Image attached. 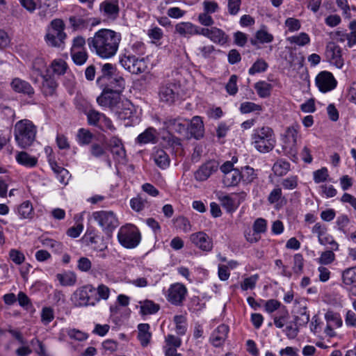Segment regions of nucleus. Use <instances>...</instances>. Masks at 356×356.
Here are the masks:
<instances>
[{
    "label": "nucleus",
    "mask_w": 356,
    "mask_h": 356,
    "mask_svg": "<svg viewBox=\"0 0 356 356\" xmlns=\"http://www.w3.org/2000/svg\"><path fill=\"white\" fill-rule=\"evenodd\" d=\"M121 34L111 29H101L93 37L88 39V45L91 51L102 58L108 59L114 56L121 41Z\"/></svg>",
    "instance_id": "obj_1"
},
{
    "label": "nucleus",
    "mask_w": 356,
    "mask_h": 356,
    "mask_svg": "<svg viewBox=\"0 0 356 356\" xmlns=\"http://www.w3.org/2000/svg\"><path fill=\"white\" fill-rule=\"evenodd\" d=\"M36 134L37 127L29 120H21L14 126L15 140L22 149H26L33 145L35 140Z\"/></svg>",
    "instance_id": "obj_2"
},
{
    "label": "nucleus",
    "mask_w": 356,
    "mask_h": 356,
    "mask_svg": "<svg viewBox=\"0 0 356 356\" xmlns=\"http://www.w3.org/2000/svg\"><path fill=\"white\" fill-rule=\"evenodd\" d=\"M251 143L261 153L270 152L276 144L274 131L267 126L254 129L251 135Z\"/></svg>",
    "instance_id": "obj_3"
},
{
    "label": "nucleus",
    "mask_w": 356,
    "mask_h": 356,
    "mask_svg": "<svg viewBox=\"0 0 356 356\" xmlns=\"http://www.w3.org/2000/svg\"><path fill=\"white\" fill-rule=\"evenodd\" d=\"M300 129V126L297 122L293 123L286 128L282 138V149L284 153L294 162L298 159L297 139Z\"/></svg>",
    "instance_id": "obj_4"
},
{
    "label": "nucleus",
    "mask_w": 356,
    "mask_h": 356,
    "mask_svg": "<svg viewBox=\"0 0 356 356\" xmlns=\"http://www.w3.org/2000/svg\"><path fill=\"white\" fill-rule=\"evenodd\" d=\"M118 238L123 247L131 249L138 245L141 240V235L136 226L127 224L120 227Z\"/></svg>",
    "instance_id": "obj_5"
},
{
    "label": "nucleus",
    "mask_w": 356,
    "mask_h": 356,
    "mask_svg": "<svg viewBox=\"0 0 356 356\" xmlns=\"http://www.w3.org/2000/svg\"><path fill=\"white\" fill-rule=\"evenodd\" d=\"M64 28L65 25L63 20L55 19L51 21L44 38L49 46L60 47L63 45L66 38Z\"/></svg>",
    "instance_id": "obj_6"
},
{
    "label": "nucleus",
    "mask_w": 356,
    "mask_h": 356,
    "mask_svg": "<svg viewBox=\"0 0 356 356\" xmlns=\"http://www.w3.org/2000/svg\"><path fill=\"white\" fill-rule=\"evenodd\" d=\"M95 296V288L88 284L76 289L72 299L76 307L95 306L97 300Z\"/></svg>",
    "instance_id": "obj_7"
},
{
    "label": "nucleus",
    "mask_w": 356,
    "mask_h": 356,
    "mask_svg": "<svg viewBox=\"0 0 356 356\" xmlns=\"http://www.w3.org/2000/svg\"><path fill=\"white\" fill-rule=\"evenodd\" d=\"M92 217L107 233H111L120 224L116 215L111 211H95Z\"/></svg>",
    "instance_id": "obj_8"
},
{
    "label": "nucleus",
    "mask_w": 356,
    "mask_h": 356,
    "mask_svg": "<svg viewBox=\"0 0 356 356\" xmlns=\"http://www.w3.org/2000/svg\"><path fill=\"white\" fill-rule=\"evenodd\" d=\"M120 92L113 91V89H104L100 96L97 99V102L101 106L108 107L113 111L123 106V102L121 101Z\"/></svg>",
    "instance_id": "obj_9"
},
{
    "label": "nucleus",
    "mask_w": 356,
    "mask_h": 356,
    "mask_svg": "<svg viewBox=\"0 0 356 356\" xmlns=\"http://www.w3.org/2000/svg\"><path fill=\"white\" fill-rule=\"evenodd\" d=\"M187 293L188 290L184 284L181 283H175L171 284L168 289L166 298L172 305L181 306L183 305V302L186 299Z\"/></svg>",
    "instance_id": "obj_10"
},
{
    "label": "nucleus",
    "mask_w": 356,
    "mask_h": 356,
    "mask_svg": "<svg viewBox=\"0 0 356 356\" xmlns=\"http://www.w3.org/2000/svg\"><path fill=\"white\" fill-rule=\"evenodd\" d=\"M327 60L338 69H341L344 65L341 48L333 42L327 44L325 52Z\"/></svg>",
    "instance_id": "obj_11"
},
{
    "label": "nucleus",
    "mask_w": 356,
    "mask_h": 356,
    "mask_svg": "<svg viewBox=\"0 0 356 356\" xmlns=\"http://www.w3.org/2000/svg\"><path fill=\"white\" fill-rule=\"evenodd\" d=\"M316 86L321 92H327L334 90L337 81L333 74L328 71H322L315 79Z\"/></svg>",
    "instance_id": "obj_12"
},
{
    "label": "nucleus",
    "mask_w": 356,
    "mask_h": 356,
    "mask_svg": "<svg viewBox=\"0 0 356 356\" xmlns=\"http://www.w3.org/2000/svg\"><path fill=\"white\" fill-rule=\"evenodd\" d=\"M163 125L170 132H176L183 136L188 134V123L180 117H168L163 121Z\"/></svg>",
    "instance_id": "obj_13"
},
{
    "label": "nucleus",
    "mask_w": 356,
    "mask_h": 356,
    "mask_svg": "<svg viewBox=\"0 0 356 356\" xmlns=\"http://www.w3.org/2000/svg\"><path fill=\"white\" fill-rule=\"evenodd\" d=\"M100 11L107 19L115 20L119 16L120 8L118 0H105L101 3Z\"/></svg>",
    "instance_id": "obj_14"
},
{
    "label": "nucleus",
    "mask_w": 356,
    "mask_h": 356,
    "mask_svg": "<svg viewBox=\"0 0 356 356\" xmlns=\"http://www.w3.org/2000/svg\"><path fill=\"white\" fill-rule=\"evenodd\" d=\"M178 87L175 83H168L162 86L159 90V97L162 102L172 104L178 96Z\"/></svg>",
    "instance_id": "obj_15"
},
{
    "label": "nucleus",
    "mask_w": 356,
    "mask_h": 356,
    "mask_svg": "<svg viewBox=\"0 0 356 356\" xmlns=\"http://www.w3.org/2000/svg\"><path fill=\"white\" fill-rule=\"evenodd\" d=\"M190 239L195 246L204 251H210L212 249L211 239L207 234L202 232L191 234Z\"/></svg>",
    "instance_id": "obj_16"
},
{
    "label": "nucleus",
    "mask_w": 356,
    "mask_h": 356,
    "mask_svg": "<svg viewBox=\"0 0 356 356\" xmlns=\"http://www.w3.org/2000/svg\"><path fill=\"white\" fill-rule=\"evenodd\" d=\"M217 170L218 163L214 161H210L199 168L195 173V177L197 181H205Z\"/></svg>",
    "instance_id": "obj_17"
},
{
    "label": "nucleus",
    "mask_w": 356,
    "mask_h": 356,
    "mask_svg": "<svg viewBox=\"0 0 356 356\" xmlns=\"http://www.w3.org/2000/svg\"><path fill=\"white\" fill-rule=\"evenodd\" d=\"M69 22L74 30H83L87 29L90 25L95 26L98 22H95V19L90 18L87 16H71Z\"/></svg>",
    "instance_id": "obj_18"
},
{
    "label": "nucleus",
    "mask_w": 356,
    "mask_h": 356,
    "mask_svg": "<svg viewBox=\"0 0 356 356\" xmlns=\"http://www.w3.org/2000/svg\"><path fill=\"white\" fill-rule=\"evenodd\" d=\"M229 327L225 324L220 325L212 333L210 338L211 343L219 347L222 346L227 339Z\"/></svg>",
    "instance_id": "obj_19"
},
{
    "label": "nucleus",
    "mask_w": 356,
    "mask_h": 356,
    "mask_svg": "<svg viewBox=\"0 0 356 356\" xmlns=\"http://www.w3.org/2000/svg\"><path fill=\"white\" fill-rule=\"evenodd\" d=\"M12 89L16 92L24 93L29 96L34 94V90L29 83L19 78H15L10 83Z\"/></svg>",
    "instance_id": "obj_20"
},
{
    "label": "nucleus",
    "mask_w": 356,
    "mask_h": 356,
    "mask_svg": "<svg viewBox=\"0 0 356 356\" xmlns=\"http://www.w3.org/2000/svg\"><path fill=\"white\" fill-rule=\"evenodd\" d=\"M191 136L195 139H200L203 137L204 129L202 118L199 116H195L192 118L188 127Z\"/></svg>",
    "instance_id": "obj_21"
},
{
    "label": "nucleus",
    "mask_w": 356,
    "mask_h": 356,
    "mask_svg": "<svg viewBox=\"0 0 356 356\" xmlns=\"http://www.w3.org/2000/svg\"><path fill=\"white\" fill-rule=\"evenodd\" d=\"M175 32L183 37H189L197 33L196 26L188 22L178 23L175 26Z\"/></svg>",
    "instance_id": "obj_22"
},
{
    "label": "nucleus",
    "mask_w": 356,
    "mask_h": 356,
    "mask_svg": "<svg viewBox=\"0 0 356 356\" xmlns=\"http://www.w3.org/2000/svg\"><path fill=\"white\" fill-rule=\"evenodd\" d=\"M56 279L63 286H72L76 284L77 278L73 271L67 270L56 275Z\"/></svg>",
    "instance_id": "obj_23"
},
{
    "label": "nucleus",
    "mask_w": 356,
    "mask_h": 356,
    "mask_svg": "<svg viewBox=\"0 0 356 356\" xmlns=\"http://www.w3.org/2000/svg\"><path fill=\"white\" fill-rule=\"evenodd\" d=\"M241 181V175L240 170L236 168L234 170L230 171L226 175H223L222 183L226 187L236 186Z\"/></svg>",
    "instance_id": "obj_24"
},
{
    "label": "nucleus",
    "mask_w": 356,
    "mask_h": 356,
    "mask_svg": "<svg viewBox=\"0 0 356 356\" xmlns=\"http://www.w3.org/2000/svg\"><path fill=\"white\" fill-rule=\"evenodd\" d=\"M153 159L156 165L162 169L168 168L170 165V158L162 149H158L154 151Z\"/></svg>",
    "instance_id": "obj_25"
},
{
    "label": "nucleus",
    "mask_w": 356,
    "mask_h": 356,
    "mask_svg": "<svg viewBox=\"0 0 356 356\" xmlns=\"http://www.w3.org/2000/svg\"><path fill=\"white\" fill-rule=\"evenodd\" d=\"M15 159L18 163L29 168L35 166L38 161L35 157L30 156L26 152H17Z\"/></svg>",
    "instance_id": "obj_26"
},
{
    "label": "nucleus",
    "mask_w": 356,
    "mask_h": 356,
    "mask_svg": "<svg viewBox=\"0 0 356 356\" xmlns=\"http://www.w3.org/2000/svg\"><path fill=\"white\" fill-rule=\"evenodd\" d=\"M149 325L147 323H140L138 326V339L143 346H146L149 342L151 333L149 332Z\"/></svg>",
    "instance_id": "obj_27"
},
{
    "label": "nucleus",
    "mask_w": 356,
    "mask_h": 356,
    "mask_svg": "<svg viewBox=\"0 0 356 356\" xmlns=\"http://www.w3.org/2000/svg\"><path fill=\"white\" fill-rule=\"evenodd\" d=\"M140 313L143 315L154 314L160 309V305L152 300H146L143 302H140Z\"/></svg>",
    "instance_id": "obj_28"
},
{
    "label": "nucleus",
    "mask_w": 356,
    "mask_h": 356,
    "mask_svg": "<svg viewBox=\"0 0 356 356\" xmlns=\"http://www.w3.org/2000/svg\"><path fill=\"white\" fill-rule=\"evenodd\" d=\"M94 135L90 130L81 128L78 130L76 134V140L78 143L81 145H88L92 143Z\"/></svg>",
    "instance_id": "obj_29"
},
{
    "label": "nucleus",
    "mask_w": 356,
    "mask_h": 356,
    "mask_svg": "<svg viewBox=\"0 0 356 356\" xmlns=\"http://www.w3.org/2000/svg\"><path fill=\"white\" fill-rule=\"evenodd\" d=\"M43 81L42 89L46 95H51L57 88V83L54 78L47 76H42Z\"/></svg>",
    "instance_id": "obj_30"
},
{
    "label": "nucleus",
    "mask_w": 356,
    "mask_h": 356,
    "mask_svg": "<svg viewBox=\"0 0 356 356\" xmlns=\"http://www.w3.org/2000/svg\"><path fill=\"white\" fill-rule=\"evenodd\" d=\"M39 241L43 246L51 248L52 250L56 253H61L63 250V244L54 239L42 236L39 238Z\"/></svg>",
    "instance_id": "obj_31"
},
{
    "label": "nucleus",
    "mask_w": 356,
    "mask_h": 356,
    "mask_svg": "<svg viewBox=\"0 0 356 356\" xmlns=\"http://www.w3.org/2000/svg\"><path fill=\"white\" fill-rule=\"evenodd\" d=\"M136 142L139 144H147L156 142L155 129L148 128L144 132L140 134L136 138Z\"/></svg>",
    "instance_id": "obj_32"
},
{
    "label": "nucleus",
    "mask_w": 356,
    "mask_h": 356,
    "mask_svg": "<svg viewBox=\"0 0 356 356\" xmlns=\"http://www.w3.org/2000/svg\"><path fill=\"white\" fill-rule=\"evenodd\" d=\"M289 170L290 163L283 159L277 161L273 166V170L275 174L280 177L285 175L289 171Z\"/></svg>",
    "instance_id": "obj_33"
},
{
    "label": "nucleus",
    "mask_w": 356,
    "mask_h": 356,
    "mask_svg": "<svg viewBox=\"0 0 356 356\" xmlns=\"http://www.w3.org/2000/svg\"><path fill=\"white\" fill-rule=\"evenodd\" d=\"M325 318L329 327H339L342 325V320L338 313L333 311H327L325 314Z\"/></svg>",
    "instance_id": "obj_34"
},
{
    "label": "nucleus",
    "mask_w": 356,
    "mask_h": 356,
    "mask_svg": "<svg viewBox=\"0 0 356 356\" xmlns=\"http://www.w3.org/2000/svg\"><path fill=\"white\" fill-rule=\"evenodd\" d=\"M290 44H296L298 46H305L310 42V38L306 33L302 32L298 35L288 37L286 38Z\"/></svg>",
    "instance_id": "obj_35"
},
{
    "label": "nucleus",
    "mask_w": 356,
    "mask_h": 356,
    "mask_svg": "<svg viewBox=\"0 0 356 356\" xmlns=\"http://www.w3.org/2000/svg\"><path fill=\"white\" fill-rule=\"evenodd\" d=\"M254 88L260 97L266 98L270 96L272 86L266 81H259L254 84Z\"/></svg>",
    "instance_id": "obj_36"
},
{
    "label": "nucleus",
    "mask_w": 356,
    "mask_h": 356,
    "mask_svg": "<svg viewBox=\"0 0 356 356\" xmlns=\"http://www.w3.org/2000/svg\"><path fill=\"white\" fill-rule=\"evenodd\" d=\"M115 72V67L111 63H106L102 67V75L97 78V82L112 79Z\"/></svg>",
    "instance_id": "obj_37"
},
{
    "label": "nucleus",
    "mask_w": 356,
    "mask_h": 356,
    "mask_svg": "<svg viewBox=\"0 0 356 356\" xmlns=\"http://www.w3.org/2000/svg\"><path fill=\"white\" fill-rule=\"evenodd\" d=\"M240 174L241 175V181L245 184L252 182L257 177L254 170L248 165L242 168Z\"/></svg>",
    "instance_id": "obj_38"
},
{
    "label": "nucleus",
    "mask_w": 356,
    "mask_h": 356,
    "mask_svg": "<svg viewBox=\"0 0 356 356\" xmlns=\"http://www.w3.org/2000/svg\"><path fill=\"white\" fill-rule=\"evenodd\" d=\"M132 104L126 101L123 102V106L116 110L115 112L120 119H128L131 117L133 113Z\"/></svg>",
    "instance_id": "obj_39"
},
{
    "label": "nucleus",
    "mask_w": 356,
    "mask_h": 356,
    "mask_svg": "<svg viewBox=\"0 0 356 356\" xmlns=\"http://www.w3.org/2000/svg\"><path fill=\"white\" fill-rule=\"evenodd\" d=\"M108 82L109 83L106 89H113V91L121 92L124 87V79L121 76H113Z\"/></svg>",
    "instance_id": "obj_40"
},
{
    "label": "nucleus",
    "mask_w": 356,
    "mask_h": 356,
    "mask_svg": "<svg viewBox=\"0 0 356 356\" xmlns=\"http://www.w3.org/2000/svg\"><path fill=\"white\" fill-rule=\"evenodd\" d=\"M209 39L218 43H225L227 40L225 32L216 27L210 29Z\"/></svg>",
    "instance_id": "obj_41"
},
{
    "label": "nucleus",
    "mask_w": 356,
    "mask_h": 356,
    "mask_svg": "<svg viewBox=\"0 0 356 356\" xmlns=\"http://www.w3.org/2000/svg\"><path fill=\"white\" fill-rule=\"evenodd\" d=\"M173 321L176 325L177 333L179 335L185 334L187 330L186 317L183 315H176Z\"/></svg>",
    "instance_id": "obj_42"
},
{
    "label": "nucleus",
    "mask_w": 356,
    "mask_h": 356,
    "mask_svg": "<svg viewBox=\"0 0 356 356\" xmlns=\"http://www.w3.org/2000/svg\"><path fill=\"white\" fill-rule=\"evenodd\" d=\"M343 282L346 285H350L356 282V266L346 269L342 273Z\"/></svg>",
    "instance_id": "obj_43"
},
{
    "label": "nucleus",
    "mask_w": 356,
    "mask_h": 356,
    "mask_svg": "<svg viewBox=\"0 0 356 356\" xmlns=\"http://www.w3.org/2000/svg\"><path fill=\"white\" fill-rule=\"evenodd\" d=\"M17 211L22 218H31L33 214L32 204L29 201H25L19 206Z\"/></svg>",
    "instance_id": "obj_44"
},
{
    "label": "nucleus",
    "mask_w": 356,
    "mask_h": 356,
    "mask_svg": "<svg viewBox=\"0 0 356 356\" xmlns=\"http://www.w3.org/2000/svg\"><path fill=\"white\" fill-rule=\"evenodd\" d=\"M86 115L88 124L97 127L104 115L94 109H90L87 112Z\"/></svg>",
    "instance_id": "obj_45"
},
{
    "label": "nucleus",
    "mask_w": 356,
    "mask_h": 356,
    "mask_svg": "<svg viewBox=\"0 0 356 356\" xmlns=\"http://www.w3.org/2000/svg\"><path fill=\"white\" fill-rule=\"evenodd\" d=\"M90 242L94 245V250L104 252L107 248V243L104 238L99 235H94L90 237Z\"/></svg>",
    "instance_id": "obj_46"
},
{
    "label": "nucleus",
    "mask_w": 356,
    "mask_h": 356,
    "mask_svg": "<svg viewBox=\"0 0 356 356\" xmlns=\"http://www.w3.org/2000/svg\"><path fill=\"white\" fill-rule=\"evenodd\" d=\"M51 67L55 74L62 75L65 73L67 65L66 62L62 59H55L52 61Z\"/></svg>",
    "instance_id": "obj_47"
},
{
    "label": "nucleus",
    "mask_w": 356,
    "mask_h": 356,
    "mask_svg": "<svg viewBox=\"0 0 356 356\" xmlns=\"http://www.w3.org/2000/svg\"><path fill=\"white\" fill-rule=\"evenodd\" d=\"M268 67V63L263 59H258L252 66L249 69L248 73L254 75L257 73L265 72Z\"/></svg>",
    "instance_id": "obj_48"
},
{
    "label": "nucleus",
    "mask_w": 356,
    "mask_h": 356,
    "mask_svg": "<svg viewBox=\"0 0 356 356\" xmlns=\"http://www.w3.org/2000/svg\"><path fill=\"white\" fill-rule=\"evenodd\" d=\"M147 68L146 61L143 58H138L136 57L134 64L131 67L130 72L133 74H139L146 71Z\"/></svg>",
    "instance_id": "obj_49"
},
{
    "label": "nucleus",
    "mask_w": 356,
    "mask_h": 356,
    "mask_svg": "<svg viewBox=\"0 0 356 356\" xmlns=\"http://www.w3.org/2000/svg\"><path fill=\"white\" fill-rule=\"evenodd\" d=\"M70 54L74 63L76 65H83L88 59V54L86 50L70 51Z\"/></svg>",
    "instance_id": "obj_50"
},
{
    "label": "nucleus",
    "mask_w": 356,
    "mask_h": 356,
    "mask_svg": "<svg viewBox=\"0 0 356 356\" xmlns=\"http://www.w3.org/2000/svg\"><path fill=\"white\" fill-rule=\"evenodd\" d=\"M147 204V200L143 198L140 195L132 198L130 201L131 209L137 212L142 211Z\"/></svg>",
    "instance_id": "obj_51"
},
{
    "label": "nucleus",
    "mask_w": 356,
    "mask_h": 356,
    "mask_svg": "<svg viewBox=\"0 0 356 356\" xmlns=\"http://www.w3.org/2000/svg\"><path fill=\"white\" fill-rule=\"evenodd\" d=\"M110 296L109 288L102 284H99L97 289H95V298L97 299V303L101 300H107Z\"/></svg>",
    "instance_id": "obj_52"
},
{
    "label": "nucleus",
    "mask_w": 356,
    "mask_h": 356,
    "mask_svg": "<svg viewBox=\"0 0 356 356\" xmlns=\"http://www.w3.org/2000/svg\"><path fill=\"white\" fill-rule=\"evenodd\" d=\"M90 153L95 158H101L106 156V150L105 147L98 143H92L90 147Z\"/></svg>",
    "instance_id": "obj_53"
},
{
    "label": "nucleus",
    "mask_w": 356,
    "mask_h": 356,
    "mask_svg": "<svg viewBox=\"0 0 356 356\" xmlns=\"http://www.w3.org/2000/svg\"><path fill=\"white\" fill-rule=\"evenodd\" d=\"M202 7L204 12L211 15L218 12L220 9L218 3L213 0H204L202 2Z\"/></svg>",
    "instance_id": "obj_54"
},
{
    "label": "nucleus",
    "mask_w": 356,
    "mask_h": 356,
    "mask_svg": "<svg viewBox=\"0 0 356 356\" xmlns=\"http://www.w3.org/2000/svg\"><path fill=\"white\" fill-rule=\"evenodd\" d=\"M282 186L286 190H293L297 188L298 185V178L297 176H290L283 179L281 182Z\"/></svg>",
    "instance_id": "obj_55"
},
{
    "label": "nucleus",
    "mask_w": 356,
    "mask_h": 356,
    "mask_svg": "<svg viewBox=\"0 0 356 356\" xmlns=\"http://www.w3.org/2000/svg\"><path fill=\"white\" fill-rule=\"evenodd\" d=\"M176 227L186 233L191 231V225L189 220L183 216H179L175 220Z\"/></svg>",
    "instance_id": "obj_56"
},
{
    "label": "nucleus",
    "mask_w": 356,
    "mask_h": 356,
    "mask_svg": "<svg viewBox=\"0 0 356 356\" xmlns=\"http://www.w3.org/2000/svg\"><path fill=\"white\" fill-rule=\"evenodd\" d=\"M328 176V171L326 168H322L313 172L314 181L316 184L325 181Z\"/></svg>",
    "instance_id": "obj_57"
},
{
    "label": "nucleus",
    "mask_w": 356,
    "mask_h": 356,
    "mask_svg": "<svg viewBox=\"0 0 356 356\" xmlns=\"http://www.w3.org/2000/svg\"><path fill=\"white\" fill-rule=\"evenodd\" d=\"M304 259L301 254H296L293 257V270L296 274H300L303 270Z\"/></svg>",
    "instance_id": "obj_58"
},
{
    "label": "nucleus",
    "mask_w": 356,
    "mask_h": 356,
    "mask_svg": "<svg viewBox=\"0 0 356 356\" xmlns=\"http://www.w3.org/2000/svg\"><path fill=\"white\" fill-rule=\"evenodd\" d=\"M261 106L256 104L253 102H243L240 106V111L242 113H249L253 111H261Z\"/></svg>",
    "instance_id": "obj_59"
},
{
    "label": "nucleus",
    "mask_w": 356,
    "mask_h": 356,
    "mask_svg": "<svg viewBox=\"0 0 356 356\" xmlns=\"http://www.w3.org/2000/svg\"><path fill=\"white\" fill-rule=\"evenodd\" d=\"M9 257L17 265L22 264L25 260L24 254L16 249H11L10 250Z\"/></svg>",
    "instance_id": "obj_60"
},
{
    "label": "nucleus",
    "mask_w": 356,
    "mask_h": 356,
    "mask_svg": "<svg viewBox=\"0 0 356 356\" xmlns=\"http://www.w3.org/2000/svg\"><path fill=\"white\" fill-rule=\"evenodd\" d=\"M284 24L289 32L298 31L301 28L300 20L293 17L287 18Z\"/></svg>",
    "instance_id": "obj_61"
},
{
    "label": "nucleus",
    "mask_w": 356,
    "mask_h": 356,
    "mask_svg": "<svg viewBox=\"0 0 356 356\" xmlns=\"http://www.w3.org/2000/svg\"><path fill=\"white\" fill-rule=\"evenodd\" d=\"M222 206L227 211H232L235 209L234 201L229 195H220L218 197Z\"/></svg>",
    "instance_id": "obj_62"
},
{
    "label": "nucleus",
    "mask_w": 356,
    "mask_h": 356,
    "mask_svg": "<svg viewBox=\"0 0 356 356\" xmlns=\"http://www.w3.org/2000/svg\"><path fill=\"white\" fill-rule=\"evenodd\" d=\"M136 56L134 55H124L120 60L121 65L127 71L130 72L131 67L134 64Z\"/></svg>",
    "instance_id": "obj_63"
},
{
    "label": "nucleus",
    "mask_w": 356,
    "mask_h": 356,
    "mask_svg": "<svg viewBox=\"0 0 356 356\" xmlns=\"http://www.w3.org/2000/svg\"><path fill=\"white\" fill-rule=\"evenodd\" d=\"M350 32L348 33V46L349 47H353V45L356 44V20L352 21L348 26Z\"/></svg>",
    "instance_id": "obj_64"
}]
</instances>
